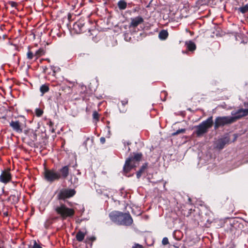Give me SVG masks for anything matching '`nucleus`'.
Instances as JSON below:
<instances>
[{"mask_svg": "<svg viewBox=\"0 0 248 248\" xmlns=\"http://www.w3.org/2000/svg\"><path fill=\"white\" fill-rule=\"evenodd\" d=\"M2 118H3V119H6V117H5V116H3V117H2Z\"/></svg>", "mask_w": 248, "mask_h": 248, "instance_id": "a19ab883", "label": "nucleus"}, {"mask_svg": "<svg viewBox=\"0 0 248 248\" xmlns=\"http://www.w3.org/2000/svg\"><path fill=\"white\" fill-rule=\"evenodd\" d=\"M31 46H28V51L26 53V58L29 61L32 60L33 58H35L34 53L31 50Z\"/></svg>", "mask_w": 248, "mask_h": 248, "instance_id": "f3484780", "label": "nucleus"}, {"mask_svg": "<svg viewBox=\"0 0 248 248\" xmlns=\"http://www.w3.org/2000/svg\"><path fill=\"white\" fill-rule=\"evenodd\" d=\"M244 105L245 107H248V102H244Z\"/></svg>", "mask_w": 248, "mask_h": 248, "instance_id": "58836bf2", "label": "nucleus"}, {"mask_svg": "<svg viewBox=\"0 0 248 248\" xmlns=\"http://www.w3.org/2000/svg\"><path fill=\"white\" fill-rule=\"evenodd\" d=\"M73 29L78 34L86 32L87 30L90 31V30L86 28L84 21L81 20L77 21L73 24Z\"/></svg>", "mask_w": 248, "mask_h": 248, "instance_id": "9d476101", "label": "nucleus"}, {"mask_svg": "<svg viewBox=\"0 0 248 248\" xmlns=\"http://www.w3.org/2000/svg\"><path fill=\"white\" fill-rule=\"evenodd\" d=\"M213 117L211 116L196 126V134L200 136L208 131V129L213 125Z\"/></svg>", "mask_w": 248, "mask_h": 248, "instance_id": "423d86ee", "label": "nucleus"}, {"mask_svg": "<svg viewBox=\"0 0 248 248\" xmlns=\"http://www.w3.org/2000/svg\"><path fill=\"white\" fill-rule=\"evenodd\" d=\"M9 125L13 131L18 133H21L26 127V119L24 116H20L15 120H12Z\"/></svg>", "mask_w": 248, "mask_h": 248, "instance_id": "39448f33", "label": "nucleus"}, {"mask_svg": "<svg viewBox=\"0 0 248 248\" xmlns=\"http://www.w3.org/2000/svg\"><path fill=\"white\" fill-rule=\"evenodd\" d=\"M142 156L143 155L141 153H134L133 155L129 156L126 159L123 167V171L125 175L132 169L136 168L139 165V163L141 160Z\"/></svg>", "mask_w": 248, "mask_h": 248, "instance_id": "f03ea898", "label": "nucleus"}, {"mask_svg": "<svg viewBox=\"0 0 248 248\" xmlns=\"http://www.w3.org/2000/svg\"><path fill=\"white\" fill-rule=\"evenodd\" d=\"M169 36L168 32L167 30H161L158 34L159 38L161 40H166Z\"/></svg>", "mask_w": 248, "mask_h": 248, "instance_id": "a211bd4d", "label": "nucleus"}, {"mask_svg": "<svg viewBox=\"0 0 248 248\" xmlns=\"http://www.w3.org/2000/svg\"><path fill=\"white\" fill-rule=\"evenodd\" d=\"M32 248H42L40 245L36 242V241L35 240L33 242V245L32 246Z\"/></svg>", "mask_w": 248, "mask_h": 248, "instance_id": "72a5a7b5", "label": "nucleus"}, {"mask_svg": "<svg viewBox=\"0 0 248 248\" xmlns=\"http://www.w3.org/2000/svg\"><path fill=\"white\" fill-rule=\"evenodd\" d=\"M3 216L4 217H8L9 216L8 212H3Z\"/></svg>", "mask_w": 248, "mask_h": 248, "instance_id": "4c0bfd02", "label": "nucleus"}, {"mask_svg": "<svg viewBox=\"0 0 248 248\" xmlns=\"http://www.w3.org/2000/svg\"><path fill=\"white\" fill-rule=\"evenodd\" d=\"M58 173V175L60 176L59 177L60 179H65L69 175L70 169L68 165L64 166L62 167L61 168L58 170L57 171Z\"/></svg>", "mask_w": 248, "mask_h": 248, "instance_id": "ddd939ff", "label": "nucleus"}, {"mask_svg": "<svg viewBox=\"0 0 248 248\" xmlns=\"http://www.w3.org/2000/svg\"><path fill=\"white\" fill-rule=\"evenodd\" d=\"M11 169L7 168L1 171L0 175V182L5 184L9 183L12 180V176L10 172Z\"/></svg>", "mask_w": 248, "mask_h": 248, "instance_id": "9b49d317", "label": "nucleus"}, {"mask_svg": "<svg viewBox=\"0 0 248 248\" xmlns=\"http://www.w3.org/2000/svg\"><path fill=\"white\" fill-rule=\"evenodd\" d=\"M234 116H232L234 123L237 120L248 115V108H240L238 109L234 114Z\"/></svg>", "mask_w": 248, "mask_h": 248, "instance_id": "f8f14e48", "label": "nucleus"}, {"mask_svg": "<svg viewBox=\"0 0 248 248\" xmlns=\"http://www.w3.org/2000/svg\"><path fill=\"white\" fill-rule=\"evenodd\" d=\"M174 238L175 239V240H180V239H177L176 238H175V236H174Z\"/></svg>", "mask_w": 248, "mask_h": 248, "instance_id": "ea45409f", "label": "nucleus"}, {"mask_svg": "<svg viewBox=\"0 0 248 248\" xmlns=\"http://www.w3.org/2000/svg\"><path fill=\"white\" fill-rule=\"evenodd\" d=\"M43 173L45 180L48 182L51 183L59 180L60 176L54 169H48L45 168Z\"/></svg>", "mask_w": 248, "mask_h": 248, "instance_id": "0eeeda50", "label": "nucleus"}, {"mask_svg": "<svg viewBox=\"0 0 248 248\" xmlns=\"http://www.w3.org/2000/svg\"><path fill=\"white\" fill-rule=\"evenodd\" d=\"M49 91V85L48 84H45L42 85L40 88V91L41 93V95L43 96L45 93Z\"/></svg>", "mask_w": 248, "mask_h": 248, "instance_id": "6ab92c4d", "label": "nucleus"}, {"mask_svg": "<svg viewBox=\"0 0 248 248\" xmlns=\"http://www.w3.org/2000/svg\"><path fill=\"white\" fill-rule=\"evenodd\" d=\"M25 137L23 138L24 140H28V143L31 144L37 140V135L33 129H29L24 131Z\"/></svg>", "mask_w": 248, "mask_h": 248, "instance_id": "1a4fd4ad", "label": "nucleus"}, {"mask_svg": "<svg viewBox=\"0 0 248 248\" xmlns=\"http://www.w3.org/2000/svg\"><path fill=\"white\" fill-rule=\"evenodd\" d=\"M117 5L120 10H124L127 7V2L124 0H120L118 1Z\"/></svg>", "mask_w": 248, "mask_h": 248, "instance_id": "4be33fe9", "label": "nucleus"}, {"mask_svg": "<svg viewBox=\"0 0 248 248\" xmlns=\"http://www.w3.org/2000/svg\"><path fill=\"white\" fill-rule=\"evenodd\" d=\"M186 131V129H178V130H177L176 132L173 133L172 134V136H175V135H178L180 133H184Z\"/></svg>", "mask_w": 248, "mask_h": 248, "instance_id": "c756f323", "label": "nucleus"}, {"mask_svg": "<svg viewBox=\"0 0 248 248\" xmlns=\"http://www.w3.org/2000/svg\"><path fill=\"white\" fill-rule=\"evenodd\" d=\"M45 53V49L43 47L40 48L34 53L35 60H37L39 57L44 55Z\"/></svg>", "mask_w": 248, "mask_h": 248, "instance_id": "dca6fc26", "label": "nucleus"}, {"mask_svg": "<svg viewBox=\"0 0 248 248\" xmlns=\"http://www.w3.org/2000/svg\"><path fill=\"white\" fill-rule=\"evenodd\" d=\"M238 11L242 14H245L248 11V5L246 4L243 6L238 8Z\"/></svg>", "mask_w": 248, "mask_h": 248, "instance_id": "a878e982", "label": "nucleus"}, {"mask_svg": "<svg viewBox=\"0 0 248 248\" xmlns=\"http://www.w3.org/2000/svg\"><path fill=\"white\" fill-rule=\"evenodd\" d=\"M131 248H144V247L138 243H134Z\"/></svg>", "mask_w": 248, "mask_h": 248, "instance_id": "473e14b6", "label": "nucleus"}, {"mask_svg": "<svg viewBox=\"0 0 248 248\" xmlns=\"http://www.w3.org/2000/svg\"><path fill=\"white\" fill-rule=\"evenodd\" d=\"M85 235V234L84 232L80 231H78L76 235L77 240L78 242H82L84 239Z\"/></svg>", "mask_w": 248, "mask_h": 248, "instance_id": "b1692460", "label": "nucleus"}, {"mask_svg": "<svg viewBox=\"0 0 248 248\" xmlns=\"http://www.w3.org/2000/svg\"><path fill=\"white\" fill-rule=\"evenodd\" d=\"M162 244L163 245H167L169 244V241L168 238L166 237H165L163 238L162 240Z\"/></svg>", "mask_w": 248, "mask_h": 248, "instance_id": "7c9ffc66", "label": "nucleus"}, {"mask_svg": "<svg viewBox=\"0 0 248 248\" xmlns=\"http://www.w3.org/2000/svg\"><path fill=\"white\" fill-rule=\"evenodd\" d=\"M54 210L62 220L72 218L75 214V210L67 207L63 202H59V204L55 206Z\"/></svg>", "mask_w": 248, "mask_h": 248, "instance_id": "7ed1b4c3", "label": "nucleus"}, {"mask_svg": "<svg viewBox=\"0 0 248 248\" xmlns=\"http://www.w3.org/2000/svg\"><path fill=\"white\" fill-rule=\"evenodd\" d=\"M147 163H145L142 165L139 171L137 172L136 175L137 178L139 179L142 173L145 171V169L147 168Z\"/></svg>", "mask_w": 248, "mask_h": 248, "instance_id": "aec40b11", "label": "nucleus"}, {"mask_svg": "<svg viewBox=\"0 0 248 248\" xmlns=\"http://www.w3.org/2000/svg\"><path fill=\"white\" fill-rule=\"evenodd\" d=\"M232 116L217 117L216 118L214 124L215 129H217L220 126L233 123Z\"/></svg>", "mask_w": 248, "mask_h": 248, "instance_id": "6e6552de", "label": "nucleus"}, {"mask_svg": "<svg viewBox=\"0 0 248 248\" xmlns=\"http://www.w3.org/2000/svg\"><path fill=\"white\" fill-rule=\"evenodd\" d=\"M186 45L187 49L190 51H193L196 48L195 44L191 41L188 43H186Z\"/></svg>", "mask_w": 248, "mask_h": 248, "instance_id": "412c9836", "label": "nucleus"}, {"mask_svg": "<svg viewBox=\"0 0 248 248\" xmlns=\"http://www.w3.org/2000/svg\"><path fill=\"white\" fill-rule=\"evenodd\" d=\"M95 239L96 238L94 236L87 237L85 239V243L92 245L93 242L95 241Z\"/></svg>", "mask_w": 248, "mask_h": 248, "instance_id": "bb28decb", "label": "nucleus"}, {"mask_svg": "<svg viewBox=\"0 0 248 248\" xmlns=\"http://www.w3.org/2000/svg\"><path fill=\"white\" fill-rule=\"evenodd\" d=\"M227 140L226 139H221L218 140L217 143V147L219 149H222L224 148L225 144L227 143Z\"/></svg>", "mask_w": 248, "mask_h": 248, "instance_id": "393cba45", "label": "nucleus"}, {"mask_svg": "<svg viewBox=\"0 0 248 248\" xmlns=\"http://www.w3.org/2000/svg\"><path fill=\"white\" fill-rule=\"evenodd\" d=\"M130 19L131 22L129 24V28H135L144 22V19L141 16H138L134 18H131Z\"/></svg>", "mask_w": 248, "mask_h": 248, "instance_id": "4468645a", "label": "nucleus"}, {"mask_svg": "<svg viewBox=\"0 0 248 248\" xmlns=\"http://www.w3.org/2000/svg\"><path fill=\"white\" fill-rule=\"evenodd\" d=\"M56 194V199L59 202H63L64 203L67 202L70 203L66 200L74 197L76 194V191L74 189L63 188L59 190Z\"/></svg>", "mask_w": 248, "mask_h": 248, "instance_id": "20e7f679", "label": "nucleus"}, {"mask_svg": "<svg viewBox=\"0 0 248 248\" xmlns=\"http://www.w3.org/2000/svg\"><path fill=\"white\" fill-rule=\"evenodd\" d=\"M0 248H4L3 246H0Z\"/></svg>", "mask_w": 248, "mask_h": 248, "instance_id": "79ce46f5", "label": "nucleus"}, {"mask_svg": "<svg viewBox=\"0 0 248 248\" xmlns=\"http://www.w3.org/2000/svg\"><path fill=\"white\" fill-rule=\"evenodd\" d=\"M93 119L95 120L96 121H98L99 120V115L96 111H94L93 114Z\"/></svg>", "mask_w": 248, "mask_h": 248, "instance_id": "cd10ccee", "label": "nucleus"}, {"mask_svg": "<svg viewBox=\"0 0 248 248\" xmlns=\"http://www.w3.org/2000/svg\"><path fill=\"white\" fill-rule=\"evenodd\" d=\"M43 113V111L40 108L35 109V114L37 117H41Z\"/></svg>", "mask_w": 248, "mask_h": 248, "instance_id": "c85d7f7f", "label": "nucleus"}, {"mask_svg": "<svg viewBox=\"0 0 248 248\" xmlns=\"http://www.w3.org/2000/svg\"><path fill=\"white\" fill-rule=\"evenodd\" d=\"M42 68L43 70V73H46V70L48 69L46 66H42Z\"/></svg>", "mask_w": 248, "mask_h": 248, "instance_id": "e433bc0d", "label": "nucleus"}, {"mask_svg": "<svg viewBox=\"0 0 248 248\" xmlns=\"http://www.w3.org/2000/svg\"><path fill=\"white\" fill-rule=\"evenodd\" d=\"M109 217L112 221L119 225L130 226L133 222V219L129 213H124L119 211H112Z\"/></svg>", "mask_w": 248, "mask_h": 248, "instance_id": "f257e3e1", "label": "nucleus"}, {"mask_svg": "<svg viewBox=\"0 0 248 248\" xmlns=\"http://www.w3.org/2000/svg\"><path fill=\"white\" fill-rule=\"evenodd\" d=\"M185 215V214H184ZM186 217L188 216H193V219L195 222H198L199 219L200 218V215L199 211V210H196L195 209L192 210V209H190L188 213L186 215Z\"/></svg>", "mask_w": 248, "mask_h": 248, "instance_id": "2eb2a0df", "label": "nucleus"}, {"mask_svg": "<svg viewBox=\"0 0 248 248\" xmlns=\"http://www.w3.org/2000/svg\"><path fill=\"white\" fill-rule=\"evenodd\" d=\"M100 141L102 144L105 143L106 139L104 137H101L100 139Z\"/></svg>", "mask_w": 248, "mask_h": 248, "instance_id": "c9c22d12", "label": "nucleus"}, {"mask_svg": "<svg viewBox=\"0 0 248 248\" xmlns=\"http://www.w3.org/2000/svg\"><path fill=\"white\" fill-rule=\"evenodd\" d=\"M8 4L11 5V7L16 8L18 4L16 2L13 1H9Z\"/></svg>", "mask_w": 248, "mask_h": 248, "instance_id": "2f4dec72", "label": "nucleus"}, {"mask_svg": "<svg viewBox=\"0 0 248 248\" xmlns=\"http://www.w3.org/2000/svg\"><path fill=\"white\" fill-rule=\"evenodd\" d=\"M122 105L123 106L122 108H119V110L121 113H125L127 109L125 108V106L128 104V100L127 98L121 101Z\"/></svg>", "mask_w": 248, "mask_h": 248, "instance_id": "5701e85b", "label": "nucleus"}, {"mask_svg": "<svg viewBox=\"0 0 248 248\" xmlns=\"http://www.w3.org/2000/svg\"><path fill=\"white\" fill-rule=\"evenodd\" d=\"M10 197L12 198L13 201L16 202H17L19 201L18 197L15 195H11Z\"/></svg>", "mask_w": 248, "mask_h": 248, "instance_id": "f704fd0d", "label": "nucleus"}]
</instances>
